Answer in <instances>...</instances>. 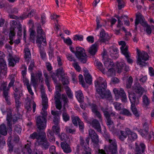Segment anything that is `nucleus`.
Wrapping results in <instances>:
<instances>
[{"mask_svg":"<svg viewBox=\"0 0 154 154\" xmlns=\"http://www.w3.org/2000/svg\"><path fill=\"white\" fill-rule=\"evenodd\" d=\"M40 53L41 58L43 60H45L46 56V54L43 48L40 47Z\"/></svg>","mask_w":154,"mask_h":154,"instance_id":"nucleus-54","label":"nucleus"},{"mask_svg":"<svg viewBox=\"0 0 154 154\" xmlns=\"http://www.w3.org/2000/svg\"><path fill=\"white\" fill-rule=\"evenodd\" d=\"M132 89L137 94L140 95V97L141 96L144 90V89L142 88L140 84L138 82L134 84L132 87Z\"/></svg>","mask_w":154,"mask_h":154,"instance_id":"nucleus-14","label":"nucleus"},{"mask_svg":"<svg viewBox=\"0 0 154 154\" xmlns=\"http://www.w3.org/2000/svg\"><path fill=\"white\" fill-rule=\"evenodd\" d=\"M145 148V146L144 144L140 143L139 144L135 143L134 154H143Z\"/></svg>","mask_w":154,"mask_h":154,"instance_id":"nucleus-12","label":"nucleus"},{"mask_svg":"<svg viewBox=\"0 0 154 154\" xmlns=\"http://www.w3.org/2000/svg\"><path fill=\"white\" fill-rule=\"evenodd\" d=\"M103 60L104 65L107 69L112 67L114 65L112 60L109 58H105V57Z\"/></svg>","mask_w":154,"mask_h":154,"instance_id":"nucleus-21","label":"nucleus"},{"mask_svg":"<svg viewBox=\"0 0 154 154\" xmlns=\"http://www.w3.org/2000/svg\"><path fill=\"white\" fill-rule=\"evenodd\" d=\"M60 146L64 152L68 153L71 152L72 150L69 145L66 143L62 142L60 143Z\"/></svg>","mask_w":154,"mask_h":154,"instance_id":"nucleus-19","label":"nucleus"},{"mask_svg":"<svg viewBox=\"0 0 154 154\" xmlns=\"http://www.w3.org/2000/svg\"><path fill=\"white\" fill-rule=\"evenodd\" d=\"M42 137L38 143L39 145L43 149L47 150L48 149L50 146V144L48 141L46 133L44 135H42Z\"/></svg>","mask_w":154,"mask_h":154,"instance_id":"nucleus-10","label":"nucleus"},{"mask_svg":"<svg viewBox=\"0 0 154 154\" xmlns=\"http://www.w3.org/2000/svg\"><path fill=\"white\" fill-rule=\"evenodd\" d=\"M144 18L143 17L140 13H137L136 14V18L135 20V30L137 31V25L140 23L144 27L146 28V31L147 33L150 35L151 33L152 27L153 26H151L147 24V23L144 21Z\"/></svg>","mask_w":154,"mask_h":154,"instance_id":"nucleus-4","label":"nucleus"},{"mask_svg":"<svg viewBox=\"0 0 154 154\" xmlns=\"http://www.w3.org/2000/svg\"><path fill=\"white\" fill-rule=\"evenodd\" d=\"M88 52L91 56H94L96 54L97 51V46L96 44L92 45L88 48Z\"/></svg>","mask_w":154,"mask_h":154,"instance_id":"nucleus-22","label":"nucleus"},{"mask_svg":"<svg viewBox=\"0 0 154 154\" xmlns=\"http://www.w3.org/2000/svg\"><path fill=\"white\" fill-rule=\"evenodd\" d=\"M92 127L100 133H102L101 127L99 121L96 119L93 120L92 122Z\"/></svg>","mask_w":154,"mask_h":154,"instance_id":"nucleus-18","label":"nucleus"},{"mask_svg":"<svg viewBox=\"0 0 154 154\" xmlns=\"http://www.w3.org/2000/svg\"><path fill=\"white\" fill-rule=\"evenodd\" d=\"M94 83L97 91L99 94L102 92H104V90L107 88V84L106 80L101 77L97 79Z\"/></svg>","mask_w":154,"mask_h":154,"instance_id":"nucleus-7","label":"nucleus"},{"mask_svg":"<svg viewBox=\"0 0 154 154\" xmlns=\"http://www.w3.org/2000/svg\"><path fill=\"white\" fill-rule=\"evenodd\" d=\"M56 75L58 77L59 75H60L61 77H62L64 75V74L63 72V68H60L57 70Z\"/></svg>","mask_w":154,"mask_h":154,"instance_id":"nucleus-53","label":"nucleus"},{"mask_svg":"<svg viewBox=\"0 0 154 154\" xmlns=\"http://www.w3.org/2000/svg\"><path fill=\"white\" fill-rule=\"evenodd\" d=\"M137 131L143 137L147 135L149 131V130H147L144 129H140V130L137 129Z\"/></svg>","mask_w":154,"mask_h":154,"instance_id":"nucleus-56","label":"nucleus"},{"mask_svg":"<svg viewBox=\"0 0 154 154\" xmlns=\"http://www.w3.org/2000/svg\"><path fill=\"white\" fill-rule=\"evenodd\" d=\"M0 134L4 136H6L7 134V129L4 124L0 125Z\"/></svg>","mask_w":154,"mask_h":154,"instance_id":"nucleus-31","label":"nucleus"},{"mask_svg":"<svg viewBox=\"0 0 154 154\" xmlns=\"http://www.w3.org/2000/svg\"><path fill=\"white\" fill-rule=\"evenodd\" d=\"M128 97L131 104H136L137 105L139 103V98L141 97L140 95H136L134 92L128 91Z\"/></svg>","mask_w":154,"mask_h":154,"instance_id":"nucleus-11","label":"nucleus"},{"mask_svg":"<svg viewBox=\"0 0 154 154\" xmlns=\"http://www.w3.org/2000/svg\"><path fill=\"white\" fill-rule=\"evenodd\" d=\"M47 121L45 123V125H44L43 123L41 122L40 124L38 122V118H37L36 122L37 127L38 130L37 132H34L31 134L29 137V140L36 139L37 142L40 140V138L42 137V135H44L45 133L44 131L45 130L46 126Z\"/></svg>","mask_w":154,"mask_h":154,"instance_id":"nucleus-3","label":"nucleus"},{"mask_svg":"<svg viewBox=\"0 0 154 154\" xmlns=\"http://www.w3.org/2000/svg\"><path fill=\"white\" fill-rule=\"evenodd\" d=\"M53 123L54 124V125L60 126V117L57 116L54 118L53 120Z\"/></svg>","mask_w":154,"mask_h":154,"instance_id":"nucleus-59","label":"nucleus"},{"mask_svg":"<svg viewBox=\"0 0 154 154\" xmlns=\"http://www.w3.org/2000/svg\"><path fill=\"white\" fill-rule=\"evenodd\" d=\"M37 37L45 35V32L43 31L40 26H38L37 29Z\"/></svg>","mask_w":154,"mask_h":154,"instance_id":"nucleus-43","label":"nucleus"},{"mask_svg":"<svg viewBox=\"0 0 154 154\" xmlns=\"http://www.w3.org/2000/svg\"><path fill=\"white\" fill-rule=\"evenodd\" d=\"M36 77L38 78L39 81H41V82H43V79L42 77V73L41 72L39 71L35 75Z\"/></svg>","mask_w":154,"mask_h":154,"instance_id":"nucleus-64","label":"nucleus"},{"mask_svg":"<svg viewBox=\"0 0 154 154\" xmlns=\"http://www.w3.org/2000/svg\"><path fill=\"white\" fill-rule=\"evenodd\" d=\"M133 82V79L131 77H129L127 82L126 87L127 88H130Z\"/></svg>","mask_w":154,"mask_h":154,"instance_id":"nucleus-63","label":"nucleus"},{"mask_svg":"<svg viewBox=\"0 0 154 154\" xmlns=\"http://www.w3.org/2000/svg\"><path fill=\"white\" fill-rule=\"evenodd\" d=\"M17 28L18 30L17 33V35L20 37L22 35V28L21 24H19L18 25V27Z\"/></svg>","mask_w":154,"mask_h":154,"instance_id":"nucleus-62","label":"nucleus"},{"mask_svg":"<svg viewBox=\"0 0 154 154\" xmlns=\"http://www.w3.org/2000/svg\"><path fill=\"white\" fill-rule=\"evenodd\" d=\"M104 90V92H102L99 94L103 99L105 98H110L112 97L111 92L109 90Z\"/></svg>","mask_w":154,"mask_h":154,"instance_id":"nucleus-25","label":"nucleus"},{"mask_svg":"<svg viewBox=\"0 0 154 154\" xmlns=\"http://www.w3.org/2000/svg\"><path fill=\"white\" fill-rule=\"evenodd\" d=\"M105 121L107 125L114 123L113 121L111 119V118L110 114L105 116Z\"/></svg>","mask_w":154,"mask_h":154,"instance_id":"nucleus-52","label":"nucleus"},{"mask_svg":"<svg viewBox=\"0 0 154 154\" xmlns=\"http://www.w3.org/2000/svg\"><path fill=\"white\" fill-rule=\"evenodd\" d=\"M38 79L35 77L33 75H32L31 79V83L32 84L33 86L35 88L38 85Z\"/></svg>","mask_w":154,"mask_h":154,"instance_id":"nucleus-39","label":"nucleus"},{"mask_svg":"<svg viewBox=\"0 0 154 154\" xmlns=\"http://www.w3.org/2000/svg\"><path fill=\"white\" fill-rule=\"evenodd\" d=\"M76 51L74 50V48L70 47L71 51L75 54L76 57L81 63H86L87 60V56L86 54L85 49L83 48L77 47L76 48Z\"/></svg>","mask_w":154,"mask_h":154,"instance_id":"nucleus-5","label":"nucleus"},{"mask_svg":"<svg viewBox=\"0 0 154 154\" xmlns=\"http://www.w3.org/2000/svg\"><path fill=\"white\" fill-rule=\"evenodd\" d=\"M120 113L128 116H131L132 115L129 110L125 108L123 109L120 112Z\"/></svg>","mask_w":154,"mask_h":154,"instance_id":"nucleus-47","label":"nucleus"},{"mask_svg":"<svg viewBox=\"0 0 154 154\" xmlns=\"http://www.w3.org/2000/svg\"><path fill=\"white\" fill-rule=\"evenodd\" d=\"M143 106L145 107H147L149 104V100L146 95L143 97Z\"/></svg>","mask_w":154,"mask_h":154,"instance_id":"nucleus-40","label":"nucleus"},{"mask_svg":"<svg viewBox=\"0 0 154 154\" xmlns=\"http://www.w3.org/2000/svg\"><path fill=\"white\" fill-rule=\"evenodd\" d=\"M110 39V37L107 33H106L103 29H102L100 33V39H99L101 42H105Z\"/></svg>","mask_w":154,"mask_h":154,"instance_id":"nucleus-17","label":"nucleus"},{"mask_svg":"<svg viewBox=\"0 0 154 154\" xmlns=\"http://www.w3.org/2000/svg\"><path fill=\"white\" fill-rule=\"evenodd\" d=\"M57 135H59L60 128V126L53 125L51 130Z\"/></svg>","mask_w":154,"mask_h":154,"instance_id":"nucleus-38","label":"nucleus"},{"mask_svg":"<svg viewBox=\"0 0 154 154\" xmlns=\"http://www.w3.org/2000/svg\"><path fill=\"white\" fill-rule=\"evenodd\" d=\"M42 42L44 44L43 45H46V38L45 35L41 36L38 37H37V43L42 44Z\"/></svg>","mask_w":154,"mask_h":154,"instance_id":"nucleus-32","label":"nucleus"},{"mask_svg":"<svg viewBox=\"0 0 154 154\" xmlns=\"http://www.w3.org/2000/svg\"><path fill=\"white\" fill-rule=\"evenodd\" d=\"M26 104L25 105V108L27 109L28 111H31L32 109L30 106V102L29 98L27 97L26 99Z\"/></svg>","mask_w":154,"mask_h":154,"instance_id":"nucleus-44","label":"nucleus"},{"mask_svg":"<svg viewBox=\"0 0 154 154\" xmlns=\"http://www.w3.org/2000/svg\"><path fill=\"white\" fill-rule=\"evenodd\" d=\"M85 73L84 76H85V79L87 83L89 85H91L92 83V78L91 75L89 73L88 71L87 70H85L84 71Z\"/></svg>","mask_w":154,"mask_h":154,"instance_id":"nucleus-20","label":"nucleus"},{"mask_svg":"<svg viewBox=\"0 0 154 154\" xmlns=\"http://www.w3.org/2000/svg\"><path fill=\"white\" fill-rule=\"evenodd\" d=\"M128 53L129 52L128 51L125 53V52L123 54L125 56L128 63L129 64H132L133 62V60L130 58V56L129 55Z\"/></svg>","mask_w":154,"mask_h":154,"instance_id":"nucleus-49","label":"nucleus"},{"mask_svg":"<svg viewBox=\"0 0 154 154\" xmlns=\"http://www.w3.org/2000/svg\"><path fill=\"white\" fill-rule=\"evenodd\" d=\"M6 144L5 139L4 136L0 135V148L2 149Z\"/></svg>","mask_w":154,"mask_h":154,"instance_id":"nucleus-46","label":"nucleus"},{"mask_svg":"<svg viewBox=\"0 0 154 154\" xmlns=\"http://www.w3.org/2000/svg\"><path fill=\"white\" fill-rule=\"evenodd\" d=\"M103 135L106 140L108 141L110 144L108 146H105L103 151H105L107 154L108 153V152H110L111 154H118L116 141L115 140H112L110 139V134L107 132L105 128L103 130Z\"/></svg>","mask_w":154,"mask_h":154,"instance_id":"nucleus-1","label":"nucleus"},{"mask_svg":"<svg viewBox=\"0 0 154 154\" xmlns=\"http://www.w3.org/2000/svg\"><path fill=\"white\" fill-rule=\"evenodd\" d=\"M44 75L45 77V82L46 84V85L48 90L49 91H51V90L50 88V84L49 83V76L48 75V73L46 72V71L45 70H44L43 71Z\"/></svg>","mask_w":154,"mask_h":154,"instance_id":"nucleus-30","label":"nucleus"},{"mask_svg":"<svg viewBox=\"0 0 154 154\" xmlns=\"http://www.w3.org/2000/svg\"><path fill=\"white\" fill-rule=\"evenodd\" d=\"M57 136L61 141H65L66 140L67 135L65 134L62 133L60 134V133L59 135H57Z\"/></svg>","mask_w":154,"mask_h":154,"instance_id":"nucleus-61","label":"nucleus"},{"mask_svg":"<svg viewBox=\"0 0 154 154\" xmlns=\"http://www.w3.org/2000/svg\"><path fill=\"white\" fill-rule=\"evenodd\" d=\"M119 45H121L120 49L122 54L125 52H128V48L127 46H126V43L124 41H121L119 42Z\"/></svg>","mask_w":154,"mask_h":154,"instance_id":"nucleus-24","label":"nucleus"},{"mask_svg":"<svg viewBox=\"0 0 154 154\" xmlns=\"http://www.w3.org/2000/svg\"><path fill=\"white\" fill-rule=\"evenodd\" d=\"M71 118L73 124L75 126H76L78 125L77 122H78L79 123V122L81 121L78 116H72Z\"/></svg>","mask_w":154,"mask_h":154,"instance_id":"nucleus-45","label":"nucleus"},{"mask_svg":"<svg viewBox=\"0 0 154 154\" xmlns=\"http://www.w3.org/2000/svg\"><path fill=\"white\" fill-rule=\"evenodd\" d=\"M9 62V65L10 66L13 67L14 66L16 63L19 62V60L17 59L15 60V59L12 57H11L8 59Z\"/></svg>","mask_w":154,"mask_h":154,"instance_id":"nucleus-42","label":"nucleus"},{"mask_svg":"<svg viewBox=\"0 0 154 154\" xmlns=\"http://www.w3.org/2000/svg\"><path fill=\"white\" fill-rule=\"evenodd\" d=\"M113 106L115 109L117 110H120L122 109L121 104L118 102H115L113 103Z\"/></svg>","mask_w":154,"mask_h":154,"instance_id":"nucleus-58","label":"nucleus"},{"mask_svg":"<svg viewBox=\"0 0 154 154\" xmlns=\"http://www.w3.org/2000/svg\"><path fill=\"white\" fill-rule=\"evenodd\" d=\"M35 11L34 10H32L28 14H27V16H23L22 17L21 19H23L27 18V17H31L35 14Z\"/></svg>","mask_w":154,"mask_h":154,"instance_id":"nucleus-55","label":"nucleus"},{"mask_svg":"<svg viewBox=\"0 0 154 154\" xmlns=\"http://www.w3.org/2000/svg\"><path fill=\"white\" fill-rule=\"evenodd\" d=\"M62 117L63 120L65 122L69 121L70 119V117L67 112L63 113H62Z\"/></svg>","mask_w":154,"mask_h":154,"instance_id":"nucleus-60","label":"nucleus"},{"mask_svg":"<svg viewBox=\"0 0 154 154\" xmlns=\"http://www.w3.org/2000/svg\"><path fill=\"white\" fill-rule=\"evenodd\" d=\"M118 3V8L119 10H121L124 7L125 2L123 0H116Z\"/></svg>","mask_w":154,"mask_h":154,"instance_id":"nucleus-48","label":"nucleus"},{"mask_svg":"<svg viewBox=\"0 0 154 154\" xmlns=\"http://www.w3.org/2000/svg\"><path fill=\"white\" fill-rule=\"evenodd\" d=\"M66 92L69 98L72 99V98L73 95L71 92V90L68 86H66Z\"/></svg>","mask_w":154,"mask_h":154,"instance_id":"nucleus-57","label":"nucleus"},{"mask_svg":"<svg viewBox=\"0 0 154 154\" xmlns=\"http://www.w3.org/2000/svg\"><path fill=\"white\" fill-rule=\"evenodd\" d=\"M137 53L138 57L137 64L141 67L145 66L147 64L146 61L148 60L149 56L147 53L144 51L140 52L138 48H137Z\"/></svg>","mask_w":154,"mask_h":154,"instance_id":"nucleus-6","label":"nucleus"},{"mask_svg":"<svg viewBox=\"0 0 154 154\" xmlns=\"http://www.w3.org/2000/svg\"><path fill=\"white\" fill-rule=\"evenodd\" d=\"M80 144L84 150H86L89 149V147L87 145L85 140L82 137H80Z\"/></svg>","mask_w":154,"mask_h":154,"instance_id":"nucleus-35","label":"nucleus"},{"mask_svg":"<svg viewBox=\"0 0 154 154\" xmlns=\"http://www.w3.org/2000/svg\"><path fill=\"white\" fill-rule=\"evenodd\" d=\"M13 88L15 92L14 93H16L17 94H18L19 97H21L22 96V90L20 88H17L16 87L15 88L14 87Z\"/></svg>","mask_w":154,"mask_h":154,"instance_id":"nucleus-51","label":"nucleus"},{"mask_svg":"<svg viewBox=\"0 0 154 154\" xmlns=\"http://www.w3.org/2000/svg\"><path fill=\"white\" fill-rule=\"evenodd\" d=\"M20 24V22L17 23L15 20H12L11 21L10 23V26H11L10 29L15 30L16 28L18 27V25Z\"/></svg>","mask_w":154,"mask_h":154,"instance_id":"nucleus-36","label":"nucleus"},{"mask_svg":"<svg viewBox=\"0 0 154 154\" xmlns=\"http://www.w3.org/2000/svg\"><path fill=\"white\" fill-rule=\"evenodd\" d=\"M54 133L51 130L48 129L47 132L48 137L50 142H54L55 141Z\"/></svg>","mask_w":154,"mask_h":154,"instance_id":"nucleus-23","label":"nucleus"},{"mask_svg":"<svg viewBox=\"0 0 154 154\" xmlns=\"http://www.w3.org/2000/svg\"><path fill=\"white\" fill-rule=\"evenodd\" d=\"M5 54L0 51V79L3 78L7 72V68L4 58Z\"/></svg>","mask_w":154,"mask_h":154,"instance_id":"nucleus-8","label":"nucleus"},{"mask_svg":"<svg viewBox=\"0 0 154 154\" xmlns=\"http://www.w3.org/2000/svg\"><path fill=\"white\" fill-rule=\"evenodd\" d=\"M117 68L118 69V73H120L122 70H124L126 72H128L129 70V66L126 65L124 63L120 62L117 64Z\"/></svg>","mask_w":154,"mask_h":154,"instance_id":"nucleus-15","label":"nucleus"},{"mask_svg":"<svg viewBox=\"0 0 154 154\" xmlns=\"http://www.w3.org/2000/svg\"><path fill=\"white\" fill-rule=\"evenodd\" d=\"M113 91L116 99H118L120 97L122 98L121 100L122 102H125L126 101V96L123 88H121L119 90H118L117 89L115 88L113 90Z\"/></svg>","mask_w":154,"mask_h":154,"instance_id":"nucleus-9","label":"nucleus"},{"mask_svg":"<svg viewBox=\"0 0 154 154\" xmlns=\"http://www.w3.org/2000/svg\"><path fill=\"white\" fill-rule=\"evenodd\" d=\"M136 104H132L131 105V109L135 116L137 117H139L140 116V111H138L136 107Z\"/></svg>","mask_w":154,"mask_h":154,"instance_id":"nucleus-28","label":"nucleus"},{"mask_svg":"<svg viewBox=\"0 0 154 154\" xmlns=\"http://www.w3.org/2000/svg\"><path fill=\"white\" fill-rule=\"evenodd\" d=\"M95 63L96 65L98 67V69H99L101 72L103 73L105 72V69L103 68V65L101 62L97 60H95Z\"/></svg>","mask_w":154,"mask_h":154,"instance_id":"nucleus-41","label":"nucleus"},{"mask_svg":"<svg viewBox=\"0 0 154 154\" xmlns=\"http://www.w3.org/2000/svg\"><path fill=\"white\" fill-rule=\"evenodd\" d=\"M109 50L110 53V54L112 57H113L112 54H116L118 51L117 48H110L109 49Z\"/></svg>","mask_w":154,"mask_h":154,"instance_id":"nucleus-50","label":"nucleus"},{"mask_svg":"<svg viewBox=\"0 0 154 154\" xmlns=\"http://www.w3.org/2000/svg\"><path fill=\"white\" fill-rule=\"evenodd\" d=\"M14 95L15 99V102L16 103V107L17 108L20 107L21 106V102L20 101V97L18 96V94L14 93Z\"/></svg>","mask_w":154,"mask_h":154,"instance_id":"nucleus-33","label":"nucleus"},{"mask_svg":"<svg viewBox=\"0 0 154 154\" xmlns=\"http://www.w3.org/2000/svg\"><path fill=\"white\" fill-rule=\"evenodd\" d=\"M24 51L25 52L24 58L26 61H28L31 57L30 50L28 48H26L24 49Z\"/></svg>","mask_w":154,"mask_h":154,"instance_id":"nucleus-34","label":"nucleus"},{"mask_svg":"<svg viewBox=\"0 0 154 154\" xmlns=\"http://www.w3.org/2000/svg\"><path fill=\"white\" fill-rule=\"evenodd\" d=\"M11 136L9 137L7 140V145L9 148L8 150L10 152H11L13 151L14 146L11 143Z\"/></svg>","mask_w":154,"mask_h":154,"instance_id":"nucleus-37","label":"nucleus"},{"mask_svg":"<svg viewBox=\"0 0 154 154\" xmlns=\"http://www.w3.org/2000/svg\"><path fill=\"white\" fill-rule=\"evenodd\" d=\"M89 135L91 137L92 142L97 145L99 142V137L95 131L92 129H90L89 131Z\"/></svg>","mask_w":154,"mask_h":154,"instance_id":"nucleus-13","label":"nucleus"},{"mask_svg":"<svg viewBox=\"0 0 154 154\" xmlns=\"http://www.w3.org/2000/svg\"><path fill=\"white\" fill-rule=\"evenodd\" d=\"M22 152H23V154H31L32 152V151L30 148V145L29 144L25 145L22 150Z\"/></svg>","mask_w":154,"mask_h":154,"instance_id":"nucleus-29","label":"nucleus"},{"mask_svg":"<svg viewBox=\"0 0 154 154\" xmlns=\"http://www.w3.org/2000/svg\"><path fill=\"white\" fill-rule=\"evenodd\" d=\"M42 98L43 107L41 112V114L42 116H39L37 118H38V123L40 124L41 122H42V123H43V124L44 125H45V123L46 122V120H47L46 118L48 115L47 112L46 110L48 107V99L45 96V92H43L42 95Z\"/></svg>","mask_w":154,"mask_h":154,"instance_id":"nucleus-2","label":"nucleus"},{"mask_svg":"<svg viewBox=\"0 0 154 154\" xmlns=\"http://www.w3.org/2000/svg\"><path fill=\"white\" fill-rule=\"evenodd\" d=\"M75 95L77 99L79 102H82L83 101L84 97L81 90L75 91Z\"/></svg>","mask_w":154,"mask_h":154,"instance_id":"nucleus-26","label":"nucleus"},{"mask_svg":"<svg viewBox=\"0 0 154 154\" xmlns=\"http://www.w3.org/2000/svg\"><path fill=\"white\" fill-rule=\"evenodd\" d=\"M15 30L10 29V32L9 34V39L10 41L9 43L11 45H12L13 44V40L14 39L15 36Z\"/></svg>","mask_w":154,"mask_h":154,"instance_id":"nucleus-27","label":"nucleus"},{"mask_svg":"<svg viewBox=\"0 0 154 154\" xmlns=\"http://www.w3.org/2000/svg\"><path fill=\"white\" fill-rule=\"evenodd\" d=\"M121 135L118 136L119 138L121 141H123L126 139L128 135H129L131 133V130L128 128H126L125 131H120Z\"/></svg>","mask_w":154,"mask_h":154,"instance_id":"nucleus-16","label":"nucleus"}]
</instances>
